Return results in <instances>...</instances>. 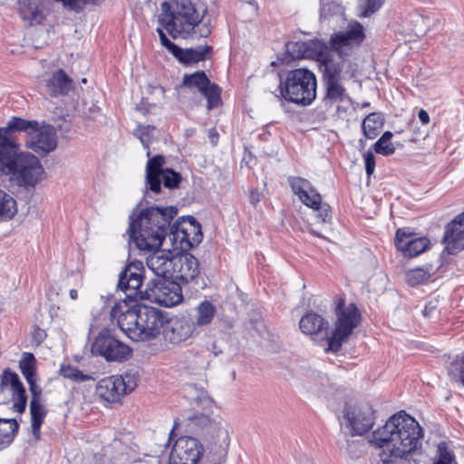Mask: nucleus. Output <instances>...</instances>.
<instances>
[{
    "mask_svg": "<svg viewBox=\"0 0 464 464\" xmlns=\"http://www.w3.org/2000/svg\"><path fill=\"white\" fill-rule=\"evenodd\" d=\"M365 39L362 24L358 21L348 24L345 31L334 32L330 35L329 41L314 37L308 41H289L285 43V50L277 55L276 61L271 65L289 64L290 63L304 58L314 60L321 67L326 63L333 55L338 59L350 58L354 49L361 46Z\"/></svg>",
    "mask_w": 464,
    "mask_h": 464,
    "instance_id": "1",
    "label": "nucleus"
},
{
    "mask_svg": "<svg viewBox=\"0 0 464 464\" xmlns=\"http://www.w3.org/2000/svg\"><path fill=\"white\" fill-rule=\"evenodd\" d=\"M158 198L144 192L129 216L127 234L129 241L134 243L141 251H150L160 247L163 241L169 237L172 221L179 213L176 206H158L149 200Z\"/></svg>",
    "mask_w": 464,
    "mask_h": 464,
    "instance_id": "2",
    "label": "nucleus"
},
{
    "mask_svg": "<svg viewBox=\"0 0 464 464\" xmlns=\"http://www.w3.org/2000/svg\"><path fill=\"white\" fill-rule=\"evenodd\" d=\"M423 429L404 411L392 415L385 424L372 432L371 442L385 448L390 456L403 459L421 446Z\"/></svg>",
    "mask_w": 464,
    "mask_h": 464,
    "instance_id": "3",
    "label": "nucleus"
},
{
    "mask_svg": "<svg viewBox=\"0 0 464 464\" xmlns=\"http://www.w3.org/2000/svg\"><path fill=\"white\" fill-rule=\"evenodd\" d=\"M278 85L273 94L284 102L301 107L310 106L317 97V79L308 68L280 70L277 72Z\"/></svg>",
    "mask_w": 464,
    "mask_h": 464,
    "instance_id": "4",
    "label": "nucleus"
},
{
    "mask_svg": "<svg viewBox=\"0 0 464 464\" xmlns=\"http://www.w3.org/2000/svg\"><path fill=\"white\" fill-rule=\"evenodd\" d=\"M44 169L34 154L19 149L0 150V177L25 189L34 188L44 179Z\"/></svg>",
    "mask_w": 464,
    "mask_h": 464,
    "instance_id": "5",
    "label": "nucleus"
},
{
    "mask_svg": "<svg viewBox=\"0 0 464 464\" xmlns=\"http://www.w3.org/2000/svg\"><path fill=\"white\" fill-rule=\"evenodd\" d=\"M336 321L334 329L327 337V348L325 352L338 353L343 343H347L362 320V315L357 305L353 303L345 304L343 298H339L334 309Z\"/></svg>",
    "mask_w": 464,
    "mask_h": 464,
    "instance_id": "6",
    "label": "nucleus"
},
{
    "mask_svg": "<svg viewBox=\"0 0 464 464\" xmlns=\"http://www.w3.org/2000/svg\"><path fill=\"white\" fill-rule=\"evenodd\" d=\"M293 194L306 207L315 210V218L321 223H330L332 220V208L329 204L322 202V197L313 184L306 179L299 176L287 178Z\"/></svg>",
    "mask_w": 464,
    "mask_h": 464,
    "instance_id": "7",
    "label": "nucleus"
},
{
    "mask_svg": "<svg viewBox=\"0 0 464 464\" xmlns=\"http://www.w3.org/2000/svg\"><path fill=\"white\" fill-rule=\"evenodd\" d=\"M169 240L173 250H190L202 242V227L193 216L179 217L172 223Z\"/></svg>",
    "mask_w": 464,
    "mask_h": 464,
    "instance_id": "8",
    "label": "nucleus"
},
{
    "mask_svg": "<svg viewBox=\"0 0 464 464\" xmlns=\"http://www.w3.org/2000/svg\"><path fill=\"white\" fill-rule=\"evenodd\" d=\"M182 283L168 278H150L143 290L145 300L159 303L166 307H172L183 301Z\"/></svg>",
    "mask_w": 464,
    "mask_h": 464,
    "instance_id": "9",
    "label": "nucleus"
},
{
    "mask_svg": "<svg viewBox=\"0 0 464 464\" xmlns=\"http://www.w3.org/2000/svg\"><path fill=\"white\" fill-rule=\"evenodd\" d=\"M350 58L342 60L334 59L333 55L328 63H324L319 70L322 72V80L325 88L323 102L325 107H331L335 102H342L346 95L345 88L340 83L341 73L344 63Z\"/></svg>",
    "mask_w": 464,
    "mask_h": 464,
    "instance_id": "10",
    "label": "nucleus"
},
{
    "mask_svg": "<svg viewBox=\"0 0 464 464\" xmlns=\"http://www.w3.org/2000/svg\"><path fill=\"white\" fill-rule=\"evenodd\" d=\"M92 353L104 358L107 362H123L132 353V350L122 342L115 338L110 329L103 328L95 337L92 348Z\"/></svg>",
    "mask_w": 464,
    "mask_h": 464,
    "instance_id": "11",
    "label": "nucleus"
},
{
    "mask_svg": "<svg viewBox=\"0 0 464 464\" xmlns=\"http://www.w3.org/2000/svg\"><path fill=\"white\" fill-rule=\"evenodd\" d=\"M179 86L200 92L207 99L208 111L216 109L222 104V89L209 80L205 71L198 70L192 73H185Z\"/></svg>",
    "mask_w": 464,
    "mask_h": 464,
    "instance_id": "12",
    "label": "nucleus"
},
{
    "mask_svg": "<svg viewBox=\"0 0 464 464\" xmlns=\"http://www.w3.org/2000/svg\"><path fill=\"white\" fill-rule=\"evenodd\" d=\"M208 13L205 6L201 11L191 0H178L176 2L177 23L174 34L188 39L195 33V28L203 21Z\"/></svg>",
    "mask_w": 464,
    "mask_h": 464,
    "instance_id": "13",
    "label": "nucleus"
},
{
    "mask_svg": "<svg viewBox=\"0 0 464 464\" xmlns=\"http://www.w3.org/2000/svg\"><path fill=\"white\" fill-rule=\"evenodd\" d=\"M139 332L137 341H150L157 337L165 328L168 323V316L162 310L146 305L138 310Z\"/></svg>",
    "mask_w": 464,
    "mask_h": 464,
    "instance_id": "14",
    "label": "nucleus"
},
{
    "mask_svg": "<svg viewBox=\"0 0 464 464\" xmlns=\"http://www.w3.org/2000/svg\"><path fill=\"white\" fill-rule=\"evenodd\" d=\"M144 266L141 261L134 260L130 262L119 275L117 289L125 294L129 301L145 300L141 286L144 276Z\"/></svg>",
    "mask_w": 464,
    "mask_h": 464,
    "instance_id": "15",
    "label": "nucleus"
},
{
    "mask_svg": "<svg viewBox=\"0 0 464 464\" xmlns=\"http://www.w3.org/2000/svg\"><path fill=\"white\" fill-rule=\"evenodd\" d=\"M39 127L36 120H26L22 117L13 116L7 121L6 126L0 128V150L19 149L14 134L24 132L26 140L34 134Z\"/></svg>",
    "mask_w": 464,
    "mask_h": 464,
    "instance_id": "16",
    "label": "nucleus"
},
{
    "mask_svg": "<svg viewBox=\"0 0 464 464\" xmlns=\"http://www.w3.org/2000/svg\"><path fill=\"white\" fill-rule=\"evenodd\" d=\"M394 245L405 257H415L430 247L427 237H417L413 228L405 227L398 228L395 233Z\"/></svg>",
    "mask_w": 464,
    "mask_h": 464,
    "instance_id": "17",
    "label": "nucleus"
},
{
    "mask_svg": "<svg viewBox=\"0 0 464 464\" xmlns=\"http://www.w3.org/2000/svg\"><path fill=\"white\" fill-rule=\"evenodd\" d=\"M204 454V448L194 437L180 436L175 441L169 464H198Z\"/></svg>",
    "mask_w": 464,
    "mask_h": 464,
    "instance_id": "18",
    "label": "nucleus"
},
{
    "mask_svg": "<svg viewBox=\"0 0 464 464\" xmlns=\"http://www.w3.org/2000/svg\"><path fill=\"white\" fill-rule=\"evenodd\" d=\"M139 301V298H136V301H129L124 297L121 303H116L111 310V316L117 319L121 328L132 334L131 338L136 341L140 324L137 320L138 310L142 306Z\"/></svg>",
    "mask_w": 464,
    "mask_h": 464,
    "instance_id": "19",
    "label": "nucleus"
},
{
    "mask_svg": "<svg viewBox=\"0 0 464 464\" xmlns=\"http://www.w3.org/2000/svg\"><path fill=\"white\" fill-rule=\"evenodd\" d=\"M200 330H196L194 318L190 315L168 318V323L162 331L164 340L172 344H179L189 338L199 334Z\"/></svg>",
    "mask_w": 464,
    "mask_h": 464,
    "instance_id": "20",
    "label": "nucleus"
},
{
    "mask_svg": "<svg viewBox=\"0 0 464 464\" xmlns=\"http://www.w3.org/2000/svg\"><path fill=\"white\" fill-rule=\"evenodd\" d=\"M172 256L171 278L179 280L182 284H188L195 280L199 274V262L188 251L178 249Z\"/></svg>",
    "mask_w": 464,
    "mask_h": 464,
    "instance_id": "21",
    "label": "nucleus"
},
{
    "mask_svg": "<svg viewBox=\"0 0 464 464\" xmlns=\"http://www.w3.org/2000/svg\"><path fill=\"white\" fill-rule=\"evenodd\" d=\"M441 243L445 247L440 259L443 258L444 254L457 255L464 249V211L445 226Z\"/></svg>",
    "mask_w": 464,
    "mask_h": 464,
    "instance_id": "22",
    "label": "nucleus"
},
{
    "mask_svg": "<svg viewBox=\"0 0 464 464\" xmlns=\"http://www.w3.org/2000/svg\"><path fill=\"white\" fill-rule=\"evenodd\" d=\"M26 148L41 157L48 155L57 147V135L53 126L39 122L38 130L26 140Z\"/></svg>",
    "mask_w": 464,
    "mask_h": 464,
    "instance_id": "23",
    "label": "nucleus"
},
{
    "mask_svg": "<svg viewBox=\"0 0 464 464\" xmlns=\"http://www.w3.org/2000/svg\"><path fill=\"white\" fill-rule=\"evenodd\" d=\"M374 411L369 404L360 405L356 408L345 406L344 418L353 430V435H363L374 424Z\"/></svg>",
    "mask_w": 464,
    "mask_h": 464,
    "instance_id": "24",
    "label": "nucleus"
},
{
    "mask_svg": "<svg viewBox=\"0 0 464 464\" xmlns=\"http://www.w3.org/2000/svg\"><path fill=\"white\" fill-rule=\"evenodd\" d=\"M150 252L152 253L147 257L146 264L153 274L152 278H171L172 256L174 255L170 251L166 252L160 249V247Z\"/></svg>",
    "mask_w": 464,
    "mask_h": 464,
    "instance_id": "25",
    "label": "nucleus"
},
{
    "mask_svg": "<svg viewBox=\"0 0 464 464\" xmlns=\"http://www.w3.org/2000/svg\"><path fill=\"white\" fill-rule=\"evenodd\" d=\"M213 46L208 44L190 48L178 46L173 56L185 67L192 66L199 62H205L213 55Z\"/></svg>",
    "mask_w": 464,
    "mask_h": 464,
    "instance_id": "26",
    "label": "nucleus"
},
{
    "mask_svg": "<svg viewBox=\"0 0 464 464\" xmlns=\"http://www.w3.org/2000/svg\"><path fill=\"white\" fill-rule=\"evenodd\" d=\"M164 164L165 158L163 155L158 154L149 159L146 165V188L144 192L152 193L155 196L160 194V178L165 170Z\"/></svg>",
    "mask_w": 464,
    "mask_h": 464,
    "instance_id": "27",
    "label": "nucleus"
},
{
    "mask_svg": "<svg viewBox=\"0 0 464 464\" xmlns=\"http://www.w3.org/2000/svg\"><path fill=\"white\" fill-rule=\"evenodd\" d=\"M45 86L52 97L65 96L73 89V82L63 69H58L46 81Z\"/></svg>",
    "mask_w": 464,
    "mask_h": 464,
    "instance_id": "28",
    "label": "nucleus"
},
{
    "mask_svg": "<svg viewBox=\"0 0 464 464\" xmlns=\"http://www.w3.org/2000/svg\"><path fill=\"white\" fill-rule=\"evenodd\" d=\"M122 382L123 380L117 379V376L102 379L96 387L97 393L107 401H116L121 395L124 394L121 388L123 385Z\"/></svg>",
    "mask_w": 464,
    "mask_h": 464,
    "instance_id": "29",
    "label": "nucleus"
},
{
    "mask_svg": "<svg viewBox=\"0 0 464 464\" xmlns=\"http://www.w3.org/2000/svg\"><path fill=\"white\" fill-rule=\"evenodd\" d=\"M328 326V321L314 312L306 313L299 322L300 330L307 335L317 334L323 330L327 331Z\"/></svg>",
    "mask_w": 464,
    "mask_h": 464,
    "instance_id": "30",
    "label": "nucleus"
},
{
    "mask_svg": "<svg viewBox=\"0 0 464 464\" xmlns=\"http://www.w3.org/2000/svg\"><path fill=\"white\" fill-rule=\"evenodd\" d=\"M443 265L444 261H440L438 266L426 264L423 266L410 269L405 273L406 281L410 286L420 285L425 283L431 276L435 275Z\"/></svg>",
    "mask_w": 464,
    "mask_h": 464,
    "instance_id": "31",
    "label": "nucleus"
},
{
    "mask_svg": "<svg viewBox=\"0 0 464 464\" xmlns=\"http://www.w3.org/2000/svg\"><path fill=\"white\" fill-rule=\"evenodd\" d=\"M19 430V423L14 418H0V451L8 448Z\"/></svg>",
    "mask_w": 464,
    "mask_h": 464,
    "instance_id": "32",
    "label": "nucleus"
},
{
    "mask_svg": "<svg viewBox=\"0 0 464 464\" xmlns=\"http://www.w3.org/2000/svg\"><path fill=\"white\" fill-rule=\"evenodd\" d=\"M384 124V117L381 112L368 114L362 122L364 137L369 140L376 138Z\"/></svg>",
    "mask_w": 464,
    "mask_h": 464,
    "instance_id": "33",
    "label": "nucleus"
},
{
    "mask_svg": "<svg viewBox=\"0 0 464 464\" xmlns=\"http://www.w3.org/2000/svg\"><path fill=\"white\" fill-rule=\"evenodd\" d=\"M195 311L194 324L196 330H199L200 327L208 325L212 322L217 308L210 301L204 300L197 305Z\"/></svg>",
    "mask_w": 464,
    "mask_h": 464,
    "instance_id": "34",
    "label": "nucleus"
},
{
    "mask_svg": "<svg viewBox=\"0 0 464 464\" xmlns=\"http://www.w3.org/2000/svg\"><path fill=\"white\" fill-rule=\"evenodd\" d=\"M47 412L48 411L42 402L30 403L32 433L36 440L41 439V427L44 422Z\"/></svg>",
    "mask_w": 464,
    "mask_h": 464,
    "instance_id": "35",
    "label": "nucleus"
},
{
    "mask_svg": "<svg viewBox=\"0 0 464 464\" xmlns=\"http://www.w3.org/2000/svg\"><path fill=\"white\" fill-rule=\"evenodd\" d=\"M158 21L174 39L177 38V34H174L175 29H177L176 8L172 9L169 2L164 1L161 3V14Z\"/></svg>",
    "mask_w": 464,
    "mask_h": 464,
    "instance_id": "36",
    "label": "nucleus"
},
{
    "mask_svg": "<svg viewBox=\"0 0 464 464\" xmlns=\"http://www.w3.org/2000/svg\"><path fill=\"white\" fill-rule=\"evenodd\" d=\"M16 213L17 205L15 199L0 188V219L10 220Z\"/></svg>",
    "mask_w": 464,
    "mask_h": 464,
    "instance_id": "37",
    "label": "nucleus"
},
{
    "mask_svg": "<svg viewBox=\"0 0 464 464\" xmlns=\"http://www.w3.org/2000/svg\"><path fill=\"white\" fill-rule=\"evenodd\" d=\"M19 369L26 382L36 380V359L32 353H24L19 361Z\"/></svg>",
    "mask_w": 464,
    "mask_h": 464,
    "instance_id": "38",
    "label": "nucleus"
},
{
    "mask_svg": "<svg viewBox=\"0 0 464 464\" xmlns=\"http://www.w3.org/2000/svg\"><path fill=\"white\" fill-rule=\"evenodd\" d=\"M160 193L162 192V185L169 189L179 188L182 181V176L179 172L171 168H165L160 178Z\"/></svg>",
    "mask_w": 464,
    "mask_h": 464,
    "instance_id": "39",
    "label": "nucleus"
},
{
    "mask_svg": "<svg viewBox=\"0 0 464 464\" xmlns=\"http://www.w3.org/2000/svg\"><path fill=\"white\" fill-rule=\"evenodd\" d=\"M18 11L23 20L36 21L40 14L37 5L33 0H18Z\"/></svg>",
    "mask_w": 464,
    "mask_h": 464,
    "instance_id": "40",
    "label": "nucleus"
},
{
    "mask_svg": "<svg viewBox=\"0 0 464 464\" xmlns=\"http://www.w3.org/2000/svg\"><path fill=\"white\" fill-rule=\"evenodd\" d=\"M186 425L191 432L197 433L211 424L210 418L204 413H194L185 419Z\"/></svg>",
    "mask_w": 464,
    "mask_h": 464,
    "instance_id": "41",
    "label": "nucleus"
},
{
    "mask_svg": "<svg viewBox=\"0 0 464 464\" xmlns=\"http://www.w3.org/2000/svg\"><path fill=\"white\" fill-rule=\"evenodd\" d=\"M6 386H10L13 392L24 388L23 382L19 378V375L9 368H5L3 371L0 382L1 390H3Z\"/></svg>",
    "mask_w": 464,
    "mask_h": 464,
    "instance_id": "42",
    "label": "nucleus"
},
{
    "mask_svg": "<svg viewBox=\"0 0 464 464\" xmlns=\"http://www.w3.org/2000/svg\"><path fill=\"white\" fill-rule=\"evenodd\" d=\"M384 4V0H359V16L368 18L375 14Z\"/></svg>",
    "mask_w": 464,
    "mask_h": 464,
    "instance_id": "43",
    "label": "nucleus"
},
{
    "mask_svg": "<svg viewBox=\"0 0 464 464\" xmlns=\"http://www.w3.org/2000/svg\"><path fill=\"white\" fill-rule=\"evenodd\" d=\"M60 374L66 379L76 382H82L91 379V376L83 373L77 367L71 364H63L60 368Z\"/></svg>",
    "mask_w": 464,
    "mask_h": 464,
    "instance_id": "44",
    "label": "nucleus"
},
{
    "mask_svg": "<svg viewBox=\"0 0 464 464\" xmlns=\"http://www.w3.org/2000/svg\"><path fill=\"white\" fill-rule=\"evenodd\" d=\"M455 461V454L449 450L445 441H440L437 447L436 459L432 464H452Z\"/></svg>",
    "mask_w": 464,
    "mask_h": 464,
    "instance_id": "45",
    "label": "nucleus"
},
{
    "mask_svg": "<svg viewBox=\"0 0 464 464\" xmlns=\"http://www.w3.org/2000/svg\"><path fill=\"white\" fill-rule=\"evenodd\" d=\"M187 396L190 401H194L198 405L210 402V398L208 397V392L203 389H198L196 384L188 385L187 389Z\"/></svg>",
    "mask_w": 464,
    "mask_h": 464,
    "instance_id": "46",
    "label": "nucleus"
},
{
    "mask_svg": "<svg viewBox=\"0 0 464 464\" xmlns=\"http://www.w3.org/2000/svg\"><path fill=\"white\" fill-rule=\"evenodd\" d=\"M13 398L14 400L13 409L18 413H24L26 410L27 405V394L25 388L20 389L13 392Z\"/></svg>",
    "mask_w": 464,
    "mask_h": 464,
    "instance_id": "47",
    "label": "nucleus"
},
{
    "mask_svg": "<svg viewBox=\"0 0 464 464\" xmlns=\"http://www.w3.org/2000/svg\"><path fill=\"white\" fill-rule=\"evenodd\" d=\"M105 0H69L68 8L76 13L82 12L89 5H101Z\"/></svg>",
    "mask_w": 464,
    "mask_h": 464,
    "instance_id": "48",
    "label": "nucleus"
},
{
    "mask_svg": "<svg viewBox=\"0 0 464 464\" xmlns=\"http://www.w3.org/2000/svg\"><path fill=\"white\" fill-rule=\"evenodd\" d=\"M117 379L123 380V385H121V388L124 394L131 392L137 385L135 376L128 372L123 375L117 376Z\"/></svg>",
    "mask_w": 464,
    "mask_h": 464,
    "instance_id": "49",
    "label": "nucleus"
},
{
    "mask_svg": "<svg viewBox=\"0 0 464 464\" xmlns=\"http://www.w3.org/2000/svg\"><path fill=\"white\" fill-rule=\"evenodd\" d=\"M380 140L378 139L372 144V149L377 154L382 156H391L395 152L396 148L392 143H381V145L378 146Z\"/></svg>",
    "mask_w": 464,
    "mask_h": 464,
    "instance_id": "50",
    "label": "nucleus"
},
{
    "mask_svg": "<svg viewBox=\"0 0 464 464\" xmlns=\"http://www.w3.org/2000/svg\"><path fill=\"white\" fill-rule=\"evenodd\" d=\"M156 32L159 34L160 44L162 46H164L172 55L175 53L177 47L179 46L175 43L171 42L164 33L163 29L161 27H158L156 29Z\"/></svg>",
    "mask_w": 464,
    "mask_h": 464,
    "instance_id": "51",
    "label": "nucleus"
},
{
    "mask_svg": "<svg viewBox=\"0 0 464 464\" xmlns=\"http://www.w3.org/2000/svg\"><path fill=\"white\" fill-rule=\"evenodd\" d=\"M212 33V26L210 20H204L195 28V34H198L200 38H208ZM194 34V33L192 34Z\"/></svg>",
    "mask_w": 464,
    "mask_h": 464,
    "instance_id": "52",
    "label": "nucleus"
},
{
    "mask_svg": "<svg viewBox=\"0 0 464 464\" xmlns=\"http://www.w3.org/2000/svg\"><path fill=\"white\" fill-rule=\"evenodd\" d=\"M365 172L368 177L372 176L375 169V157L372 150H368L363 154Z\"/></svg>",
    "mask_w": 464,
    "mask_h": 464,
    "instance_id": "53",
    "label": "nucleus"
},
{
    "mask_svg": "<svg viewBox=\"0 0 464 464\" xmlns=\"http://www.w3.org/2000/svg\"><path fill=\"white\" fill-rule=\"evenodd\" d=\"M37 379L34 381L27 382L29 385V391L31 392V401L30 403H39L41 402V395H42V389L40 386L36 383Z\"/></svg>",
    "mask_w": 464,
    "mask_h": 464,
    "instance_id": "54",
    "label": "nucleus"
},
{
    "mask_svg": "<svg viewBox=\"0 0 464 464\" xmlns=\"http://www.w3.org/2000/svg\"><path fill=\"white\" fill-rule=\"evenodd\" d=\"M135 134L140 139L143 147L145 149H149L150 144L152 142V138H153L152 133H149L148 131H145L141 126H139L135 130Z\"/></svg>",
    "mask_w": 464,
    "mask_h": 464,
    "instance_id": "55",
    "label": "nucleus"
},
{
    "mask_svg": "<svg viewBox=\"0 0 464 464\" xmlns=\"http://www.w3.org/2000/svg\"><path fill=\"white\" fill-rule=\"evenodd\" d=\"M46 336L47 334L44 330L39 326H35L32 334V341L36 346H39L45 340Z\"/></svg>",
    "mask_w": 464,
    "mask_h": 464,
    "instance_id": "56",
    "label": "nucleus"
},
{
    "mask_svg": "<svg viewBox=\"0 0 464 464\" xmlns=\"http://www.w3.org/2000/svg\"><path fill=\"white\" fill-rule=\"evenodd\" d=\"M208 139H209V141L210 143L212 144V146H217L218 142V139H219V134L218 132V130H216V128H210L208 130Z\"/></svg>",
    "mask_w": 464,
    "mask_h": 464,
    "instance_id": "57",
    "label": "nucleus"
},
{
    "mask_svg": "<svg viewBox=\"0 0 464 464\" xmlns=\"http://www.w3.org/2000/svg\"><path fill=\"white\" fill-rule=\"evenodd\" d=\"M249 202L255 207L260 202V193L256 188L251 189L249 194Z\"/></svg>",
    "mask_w": 464,
    "mask_h": 464,
    "instance_id": "58",
    "label": "nucleus"
},
{
    "mask_svg": "<svg viewBox=\"0 0 464 464\" xmlns=\"http://www.w3.org/2000/svg\"><path fill=\"white\" fill-rule=\"evenodd\" d=\"M418 118L423 125H427L430 122V115L424 109L419 111Z\"/></svg>",
    "mask_w": 464,
    "mask_h": 464,
    "instance_id": "59",
    "label": "nucleus"
},
{
    "mask_svg": "<svg viewBox=\"0 0 464 464\" xmlns=\"http://www.w3.org/2000/svg\"><path fill=\"white\" fill-rule=\"evenodd\" d=\"M392 137H393V133L392 131H390V130L384 131L382 134V136L379 138L380 143L378 144V146H380L381 143H392L391 140Z\"/></svg>",
    "mask_w": 464,
    "mask_h": 464,
    "instance_id": "60",
    "label": "nucleus"
},
{
    "mask_svg": "<svg viewBox=\"0 0 464 464\" xmlns=\"http://www.w3.org/2000/svg\"><path fill=\"white\" fill-rule=\"evenodd\" d=\"M435 309L436 305L430 302L425 305L422 314L425 317L430 316L434 312Z\"/></svg>",
    "mask_w": 464,
    "mask_h": 464,
    "instance_id": "61",
    "label": "nucleus"
},
{
    "mask_svg": "<svg viewBox=\"0 0 464 464\" xmlns=\"http://www.w3.org/2000/svg\"><path fill=\"white\" fill-rule=\"evenodd\" d=\"M180 421L179 419H175L173 427L169 432V440H173L176 437L175 430L179 429Z\"/></svg>",
    "mask_w": 464,
    "mask_h": 464,
    "instance_id": "62",
    "label": "nucleus"
},
{
    "mask_svg": "<svg viewBox=\"0 0 464 464\" xmlns=\"http://www.w3.org/2000/svg\"><path fill=\"white\" fill-rule=\"evenodd\" d=\"M308 233H310L312 236L314 237H319V238H325V237H324L320 232L314 230V228L312 227H309L307 229Z\"/></svg>",
    "mask_w": 464,
    "mask_h": 464,
    "instance_id": "63",
    "label": "nucleus"
},
{
    "mask_svg": "<svg viewBox=\"0 0 464 464\" xmlns=\"http://www.w3.org/2000/svg\"><path fill=\"white\" fill-rule=\"evenodd\" d=\"M70 297L73 300L77 299L78 297V292L76 289H71L69 292Z\"/></svg>",
    "mask_w": 464,
    "mask_h": 464,
    "instance_id": "64",
    "label": "nucleus"
}]
</instances>
